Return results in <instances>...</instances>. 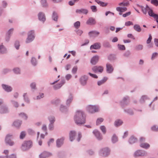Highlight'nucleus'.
Segmentation results:
<instances>
[{"label":"nucleus","instance_id":"nucleus-1","mask_svg":"<svg viewBox=\"0 0 158 158\" xmlns=\"http://www.w3.org/2000/svg\"><path fill=\"white\" fill-rule=\"evenodd\" d=\"M74 120L77 124H84L85 123V115L84 112L81 110L77 111L75 116Z\"/></svg>","mask_w":158,"mask_h":158},{"label":"nucleus","instance_id":"nucleus-2","mask_svg":"<svg viewBox=\"0 0 158 158\" xmlns=\"http://www.w3.org/2000/svg\"><path fill=\"white\" fill-rule=\"evenodd\" d=\"M141 8L142 11L144 14L146 15L147 14V11L148 15L154 18L157 17L158 15L154 13L152 9L150 8L147 5H146L145 7L141 6Z\"/></svg>","mask_w":158,"mask_h":158},{"label":"nucleus","instance_id":"nucleus-3","mask_svg":"<svg viewBox=\"0 0 158 158\" xmlns=\"http://www.w3.org/2000/svg\"><path fill=\"white\" fill-rule=\"evenodd\" d=\"M147 155L148 153L146 151L141 150H138L135 151L133 154L134 156L135 157L146 156Z\"/></svg>","mask_w":158,"mask_h":158},{"label":"nucleus","instance_id":"nucleus-4","mask_svg":"<svg viewBox=\"0 0 158 158\" xmlns=\"http://www.w3.org/2000/svg\"><path fill=\"white\" fill-rule=\"evenodd\" d=\"M110 150L108 148H104L101 149L100 151V155L104 157H107L110 154Z\"/></svg>","mask_w":158,"mask_h":158},{"label":"nucleus","instance_id":"nucleus-5","mask_svg":"<svg viewBox=\"0 0 158 158\" xmlns=\"http://www.w3.org/2000/svg\"><path fill=\"white\" fill-rule=\"evenodd\" d=\"M130 98L128 96H126L124 97L120 102V104L121 106L124 107L127 106L129 103Z\"/></svg>","mask_w":158,"mask_h":158},{"label":"nucleus","instance_id":"nucleus-6","mask_svg":"<svg viewBox=\"0 0 158 158\" xmlns=\"http://www.w3.org/2000/svg\"><path fill=\"white\" fill-rule=\"evenodd\" d=\"M87 110L91 113H93L98 111V107L95 106H88L87 107Z\"/></svg>","mask_w":158,"mask_h":158},{"label":"nucleus","instance_id":"nucleus-7","mask_svg":"<svg viewBox=\"0 0 158 158\" xmlns=\"http://www.w3.org/2000/svg\"><path fill=\"white\" fill-rule=\"evenodd\" d=\"M32 145V142L30 141L24 142L22 145V148L23 150H26L29 148Z\"/></svg>","mask_w":158,"mask_h":158},{"label":"nucleus","instance_id":"nucleus-8","mask_svg":"<svg viewBox=\"0 0 158 158\" xmlns=\"http://www.w3.org/2000/svg\"><path fill=\"white\" fill-rule=\"evenodd\" d=\"M34 31H31L29 32L28 36L26 41V43H29L33 40L34 38Z\"/></svg>","mask_w":158,"mask_h":158},{"label":"nucleus","instance_id":"nucleus-9","mask_svg":"<svg viewBox=\"0 0 158 158\" xmlns=\"http://www.w3.org/2000/svg\"><path fill=\"white\" fill-rule=\"evenodd\" d=\"M12 136V135L8 134L6 135L5 139L6 143L10 146H12L14 144V142L11 140Z\"/></svg>","mask_w":158,"mask_h":158},{"label":"nucleus","instance_id":"nucleus-10","mask_svg":"<svg viewBox=\"0 0 158 158\" xmlns=\"http://www.w3.org/2000/svg\"><path fill=\"white\" fill-rule=\"evenodd\" d=\"M114 68L112 65L109 63L106 64V71L108 73H112L114 71Z\"/></svg>","mask_w":158,"mask_h":158},{"label":"nucleus","instance_id":"nucleus-11","mask_svg":"<svg viewBox=\"0 0 158 158\" xmlns=\"http://www.w3.org/2000/svg\"><path fill=\"white\" fill-rule=\"evenodd\" d=\"M149 98L147 95H143L142 96L139 100V102L140 103L143 104L145 103L146 101L149 100Z\"/></svg>","mask_w":158,"mask_h":158},{"label":"nucleus","instance_id":"nucleus-12","mask_svg":"<svg viewBox=\"0 0 158 158\" xmlns=\"http://www.w3.org/2000/svg\"><path fill=\"white\" fill-rule=\"evenodd\" d=\"M99 58L98 56H95L91 59L90 62L94 65L98 61Z\"/></svg>","mask_w":158,"mask_h":158},{"label":"nucleus","instance_id":"nucleus-13","mask_svg":"<svg viewBox=\"0 0 158 158\" xmlns=\"http://www.w3.org/2000/svg\"><path fill=\"white\" fill-rule=\"evenodd\" d=\"M139 146L140 147L145 149H148L150 147V145L147 143H140Z\"/></svg>","mask_w":158,"mask_h":158},{"label":"nucleus","instance_id":"nucleus-14","mask_svg":"<svg viewBox=\"0 0 158 158\" xmlns=\"http://www.w3.org/2000/svg\"><path fill=\"white\" fill-rule=\"evenodd\" d=\"M86 23L88 25H92L95 24L96 21L94 19L90 18L87 20Z\"/></svg>","mask_w":158,"mask_h":158},{"label":"nucleus","instance_id":"nucleus-15","mask_svg":"<svg viewBox=\"0 0 158 158\" xmlns=\"http://www.w3.org/2000/svg\"><path fill=\"white\" fill-rule=\"evenodd\" d=\"M99 34V33L95 31H92L89 32L88 34L90 37H94L97 36Z\"/></svg>","mask_w":158,"mask_h":158},{"label":"nucleus","instance_id":"nucleus-16","mask_svg":"<svg viewBox=\"0 0 158 158\" xmlns=\"http://www.w3.org/2000/svg\"><path fill=\"white\" fill-rule=\"evenodd\" d=\"M137 141L136 138L134 136H131L129 138V142L130 144H132L136 142Z\"/></svg>","mask_w":158,"mask_h":158},{"label":"nucleus","instance_id":"nucleus-17","mask_svg":"<svg viewBox=\"0 0 158 158\" xmlns=\"http://www.w3.org/2000/svg\"><path fill=\"white\" fill-rule=\"evenodd\" d=\"M124 111L130 115H133L134 114V112L133 110L130 108L124 109Z\"/></svg>","mask_w":158,"mask_h":158},{"label":"nucleus","instance_id":"nucleus-18","mask_svg":"<svg viewBox=\"0 0 158 158\" xmlns=\"http://www.w3.org/2000/svg\"><path fill=\"white\" fill-rule=\"evenodd\" d=\"M3 88L7 92H10L12 90L11 87L9 86L5 85L2 84V85Z\"/></svg>","mask_w":158,"mask_h":158},{"label":"nucleus","instance_id":"nucleus-19","mask_svg":"<svg viewBox=\"0 0 158 158\" xmlns=\"http://www.w3.org/2000/svg\"><path fill=\"white\" fill-rule=\"evenodd\" d=\"M76 135V133L75 131H70L69 133L70 139L71 141L73 140Z\"/></svg>","mask_w":158,"mask_h":158},{"label":"nucleus","instance_id":"nucleus-20","mask_svg":"<svg viewBox=\"0 0 158 158\" xmlns=\"http://www.w3.org/2000/svg\"><path fill=\"white\" fill-rule=\"evenodd\" d=\"M38 17L39 19L43 22H44L45 20V17L44 14L42 13H40L38 15Z\"/></svg>","mask_w":158,"mask_h":158},{"label":"nucleus","instance_id":"nucleus-21","mask_svg":"<svg viewBox=\"0 0 158 158\" xmlns=\"http://www.w3.org/2000/svg\"><path fill=\"white\" fill-rule=\"evenodd\" d=\"M112 143H115L118 141V138L116 134H114L112 136L111 139Z\"/></svg>","mask_w":158,"mask_h":158},{"label":"nucleus","instance_id":"nucleus-22","mask_svg":"<svg viewBox=\"0 0 158 158\" xmlns=\"http://www.w3.org/2000/svg\"><path fill=\"white\" fill-rule=\"evenodd\" d=\"M50 154L47 152H44L41 154L39 156L40 158H46L49 156Z\"/></svg>","mask_w":158,"mask_h":158},{"label":"nucleus","instance_id":"nucleus-23","mask_svg":"<svg viewBox=\"0 0 158 158\" xmlns=\"http://www.w3.org/2000/svg\"><path fill=\"white\" fill-rule=\"evenodd\" d=\"M64 139L61 138L60 139H58L56 141V145L58 147H60L63 143Z\"/></svg>","mask_w":158,"mask_h":158},{"label":"nucleus","instance_id":"nucleus-24","mask_svg":"<svg viewBox=\"0 0 158 158\" xmlns=\"http://www.w3.org/2000/svg\"><path fill=\"white\" fill-rule=\"evenodd\" d=\"M76 12L78 13H83L84 14H86L88 13V11L85 9H81L80 10H77Z\"/></svg>","mask_w":158,"mask_h":158},{"label":"nucleus","instance_id":"nucleus-25","mask_svg":"<svg viewBox=\"0 0 158 158\" xmlns=\"http://www.w3.org/2000/svg\"><path fill=\"white\" fill-rule=\"evenodd\" d=\"M116 10L118 12H123L127 11V8L126 7H118L116 8Z\"/></svg>","mask_w":158,"mask_h":158},{"label":"nucleus","instance_id":"nucleus-26","mask_svg":"<svg viewBox=\"0 0 158 158\" xmlns=\"http://www.w3.org/2000/svg\"><path fill=\"white\" fill-rule=\"evenodd\" d=\"M14 31V29L12 28L9 30L7 33V37L6 38V40H9L10 35L12 34Z\"/></svg>","mask_w":158,"mask_h":158},{"label":"nucleus","instance_id":"nucleus-27","mask_svg":"<svg viewBox=\"0 0 158 158\" xmlns=\"http://www.w3.org/2000/svg\"><path fill=\"white\" fill-rule=\"evenodd\" d=\"M123 123V122L121 120L117 119L114 122V125L116 127H118Z\"/></svg>","mask_w":158,"mask_h":158},{"label":"nucleus","instance_id":"nucleus-28","mask_svg":"<svg viewBox=\"0 0 158 158\" xmlns=\"http://www.w3.org/2000/svg\"><path fill=\"white\" fill-rule=\"evenodd\" d=\"M108 59L110 61H114L116 59V57L115 55L111 54L108 56Z\"/></svg>","mask_w":158,"mask_h":158},{"label":"nucleus","instance_id":"nucleus-29","mask_svg":"<svg viewBox=\"0 0 158 158\" xmlns=\"http://www.w3.org/2000/svg\"><path fill=\"white\" fill-rule=\"evenodd\" d=\"M99 48V44L98 43H96L94 44L91 45L90 47V49L92 50L93 49H97Z\"/></svg>","mask_w":158,"mask_h":158},{"label":"nucleus","instance_id":"nucleus-30","mask_svg":"<svg viewBox=\"0 0 158 158\" xmlns=\"http://www.w3.org/2000/svg\"><path fill=\"white\" fill-rule=\"evenodd\" d=\"M133 28L134 30L137 32H140L141 31V29L139 25L135 24L133 27Z\"/></svg>","mask_w":158,"mask_h":158},{"label":"nucleus","instance_id":"nucleus-31","mask_svg":"<svg viewBox=\"0 0 158 158\" xmlns=\"http://www.w3.org/2000/svg\"><path fill=\"white\" fill-rule=\"evenodd\" d=\"M64 81H62L61 83L57 84L54 86V88L55 89H57L60 88L64 84Z\"/></svg>","mask_w":158,"mask_h":158},{"label":"nucleus","instance_id":"nucleus-32","mask_svg":"<svg viewBox=\"0 0 158 158\" xmlns=\"http://www.w3.org/2000/svg\"><path fill=\"white\" fill-rule=\"evenodd\" d=\"M21 122L20 121H15L13 124L14 126L16 127H19L21 125Z\"/></svg>","mask_w":158,"mask_h":158},{"label":"nucleus","instance_id":"nucleus-33","mask_svg":"<svg viewBox=\"0 0 158 158\" xmlns=\"http://www.w3.org/2000/svg\"><path fill=\"white\" fill-rule=\"evenodd\" d=\"M108 78L107 77H104L102 79L99 81V85L105 83L108 80Z\"/></svg>","mask_w":158,"mask_h":158},{"label":"nucleus","instance_id":"nucleus-34","mask_svg":"<svg viewBox=\"0 0 158 158\" xmlns=\"http://www.w3.org/2000/svg\"><path fill=\"white\" fill-rule=\"evenodd\" d=\"M100 128L104 134H106V129L104 126L102 125L100 127Z\"/></svg>","mask_w":158,"mask_h":158},{"label":"nucleus","instance_id":"nucleus-35","mask_svg":"<svg viewBox=\"0 0 158 158\" xmlns=\"http://www.w3.org/2000/svg\"><path fill=\"white\" fill-rule=\"evenodd\" d=\"M81 84L82 85H85L86 84V79L85 77H82L81 79Z\"/></svg>","mask_w":158,"mask_h":158},{"label":"nucleus","instance_id":"nucleus-36","mask_svg":"<svg viewBox=\"0 0 158 158\" xmlns=\"http://www.w3.org/2000/svg\"><path fill=\"white\" fill-rule=\"evenodd\" d=\"M118 49L121 50H125L126 49L125 46L123 45L118 44Z\"/></svg>","mask_w":158,"mask_h":158},{"label":"nucleus","instance_id":"nucleus-37","mask_svg":"<svg viewBox=\"0 0 158 158\" xmlns=\"http://www.w3.org/2000/svg\"><path fill=\"white\" fill-rule=\"evenodd\" d=\"M143 46L141 44H139L135 47V49L137 51L141 50L143 49Z\"/></svg>","mask_w":158,"mask_h":158},{"label":"nucleus","instance_id":"nucleus-38","mask_svg":"<svg viewBox=\"0 0 158 158\" xmlns=\"http://www.w3.org/2000/svg\"><path fill=\"white\" fill-rule=\"evenodd\" d=\"M74 27L76 29L79 28L80 26V23L79 21H77L75 22L74 25Z\"/></svg>","mask_w":158,"mask_h":158},{"label":"nucleus","instance_id":"nucleus-39","mask_svg":"<svg viewBox=\"0 0 158 158\" xmlns=\"http://www.w3.org/2000/svg\"><path fill=\"white\" fill-rule=\"evenodd\" d=\"M158 56V53H157V52L153 53L152 54L151 59L152 60H153L154 59H155L156 57H157Z\"/></svg>","mask_w":158,"mask_h":158},{"label":"nucleus","instance_id":"nucleus-40","mask_svg":"<svg viewBox=\"0 0 158 158\" xmlns=\"http://www.w3.org/2000/svg\"><path fill=\"white\" fill-rule=\"evenodd\" d=\"M129 4L128 2H122L119 3L118 5L120 6H127Z\"/></svg>","mask_w":158,"mask_h":158},{"label":"nucleus","instance_id":"nucleus-41","mask_svg":"<svg viewBox=\"0 0 158 158\" xmlns=\"http://www.w3.org/2000/svg\"><path fill=\"white\" fill-rule=\"evenodd\" d=\"M52 18L55 21H57L58 19V16L56 13L54 12L53 13Z\"/></svg>","mask_w":158,"mask_h":158},{"label":"nucleus","instance_id":"nucleus-42","mask_svg":"<svg viewBox=\"0 0 158 158\" xmlns=\"http://www.w3.org/2000/svg\"><path fill=\"white\" fill-rule=\"evenodd\" d=\"M131 54L130 51L129 50H127L124 53L123 56L125 57H128L131 55Z\"/></svg>","mask_w":158,"mask_h":158},{"label":"nucleus","instance_id":"nucleus-43","mask_svg":"<svg viewBox=\"0 0 158 158\" xmlns=\"http://www.w3.org/2000/svg\"><path fill=\"white\" fill-rule=\"evenodd\" d=\"M75 32H76L77 35L79 36L81 35L83 33V31L81 29H78L76 30L75 31Z\"/></svg>","mask_w":158,"mask_h":158},{"label":"nucleus","instance_id":"nucleus-44","mask_svg":"<svg viewBox=\"0 0 158 158\" xmlns=\"http://www.w3.org/2000/svg\"><path fill=\"white\" fill-rule=\"evenodd\" d=\"M93 71L95 73H97L99 72V67L95 66L93 67L92 68Z\"/></svg>","mask_w":158,"mask_h":158},{"label":"nucleus","instance_id":"nucleus-45","mask_svg":"<svg viewBox=\"0 0 158 158\" xmlns=\"http://www.w3.org/2000/svg\"><path fill=\"white\" fill-rule=\"evenodd\" d=\"M7 111V108L6 107H3L1 108V109L0 111L1 113H6Z\"/></svg>","mask_w":158,"mask_h":158},{"label":"nucleus","instance_id":"nucleus-46","mask_svg":"<svg viewBox=\"0 0 158 158\" xmlns=\"http://www.w3.org/2000/svg\"><path fill=\"white\" fill-rule=\"evenodd\" d=\"M0 158H16V156L15 154H12L9 157L6 156L5 157H2V156H0Z\"/></svg>","mask_w":158,"mask_h":158},{"label":"nucleus","instance_id":"nucleus-47","mask_svg":"<svg viewBox=\"0 0 158 158\" xmlns=\"http://www.w3.org/2000/svg\"><path fill=\"white\" fill-rule=\"evenodd\" d=\"M6 51V49L4 47L3 45H1L0 46V53H4Z\"/></svg>","mask_w":158,"mask_h":158},{"label":"nucleus","instance_id":"nucleus-48","mask_svg":"<svg viewBox=\"0 0 158 158\" xmlns=\"http://www.w3.org/2000/svg\"><path fill=\"white\" fill-rule=\"evenodd\" d=\"M151 3L154 5L155 6H157L158 5V0H151Z\"/></svg>","mask_w":158,"mask_h":158},{"label":"nucleus","instance_id":"nucleus-49","mask_svg":"<svg viewBox=\"0 0 158 158\" xmlns=\"http://www.w3.org/2000/svg\"><path fill=\"white\" fill-rule=\"evenodd\" d=\"M20 116L24 119H26L27 118V115L23 113H21L19 114Z\"/></svg>","mask_w":158,"mask_h":158},{"label":"nucleus","instance_id":"nucleus-50","mask_svg":"<svg viewBox=\"0 0 158 158\" xmlns=\"http://www.w3.org/2000/svg\"><path fill=\"white\" fill-rule=\"evenodd\" d=\"M152 130L154 131H158V126L156 125H154L152 127Z\"/></svg>","mask_w":158,"mask_h":158},{"label":"nucleus","instance_id":"nucleus-51","mask_svg":"<svg viewBox=\"0 0 158 158\" xmlns=\"http://www.w3.org/2000/svg\"><path fill=\"white\" fill-rule=\"evenodd\" d=\"M26 135V133L24 131H22L20 135V138L21 139H23Z\"/></svg>","mask_w":158,"mask_h":158},{"label":"nucleus","instance_id":"nucleus-52","mask_svg":"<svg viewBox=\"0 0 158 158\" xmlns=\"http://www.w3.org/2000/svg\"><path fill=\"white\" fill-rule=\"evenodd\" d=\"M107 4L108 3H105L99 1V5L100 6H101L102 7H105L107 5Z\"/></svg>","mask_w":158,"mask_h":158},{"label":"nucleus","instance_id":"nucleus-53","mask_svg":"<svg viewBox=\"0 0 158 158\" xmlns=\"http://www.w3.org/2000/svg\"><path fill=\"white\" fill-rule=\"evenodd\" d=\"M152 38L151 34L149 35V37L148 39L147 40V44H149L150 43L151 41Z\"/></svg>","mask_w":158,"mask_h":158},{"label":"nucleus","instance_id":"nucleus-54","mask_svg":"<svg viewBox=\"0 0 158 158\" xmlns=\"http://www.w3.org/2000/svg\"><path fill=\"white\" fill-rule=\"evenodd\" d=\"M133 23L131 21H127L125 23V25L127 26H129L131 25H133Z\"/></svg>","mask_w":158,"mask_h":158},{"label":"nucleus","instance_id":"nucleus-55","mask_svg":"<svg viewBox=\"0 0 158 158\" xmlns=\"http://www.w3.org/2000/svg\"><path fill=\"white\" fill-rule=\"evenodd\" d=\"M94 134L95 135V136L97 137V138H98V135H99V132L98 131V130H95L93 131Z\"/></svg>","mask_w":158,"mask_h":158},{"label":"nucleus","instance_id":"nucleus-56","mask_svg":"<svg viewBox=\"0 0 158 158\" xmlns=\"http://www.w3.org/2000/svg\"><path fill=\"white\" fill-rule=\"evenodd\" d=\"M89 74L90 75V76H91L92 77L95 78H98V76L97 75H96L95 74H92L91 73H89Z\"/></svg>","mask_w":158,"mask_h":158},{"label":"nucleus","instance_id":"nucleus-57","mask_svg":"<svg viewBox=\"0 0 158 158\" xmlns=\"http://www.w3.org/2000/svg\"><path fill=\"white\" fill-rule=\"evenodd\" d=\"M131 14V12L130 11L128 12H127L126 13L123 14V17H126L129 16Z\"/></svg>","mask_w":158,"mask_h":158},{"label":"nucleus","instance_id":"nucleus-58","mask_svg":"<svg viewBox=\"0 0 158 158\" xmlns=\"http://www.w3.org/2000/svg\"><path fill=\"white\" fill-rule=\"evenodd\" d=\"M14 72L16 74H19L20 73V70L19 69L17 68L14 69Z\"/></svg>","mask_w":158,"mask_h":158},{"label":"nucleus","instance_id":"nucleus-59","mask_svg":"<svg viewBox=\"0 0 158 158\" xmlns=\"http://www.w3.org/2000/svg\"><path fill=\"white\" fill-rule=\"evenodd\" d=\"M127 37L130 38H131L133 40L135 39L134 36L131 34H128L127 35Z\"/></svg>","mask_w":158,"mask_h":158},{"label":"nucleus","instance_id":"nucleus-60","mask_svg":"<svg viewBox=\"0 0 158 158\" xmlns=\"http://www.w3.org/2000/svg\"><path fill=\"white\" fill-rule=\"evenodd\" d=\"M15 46L16 49H18L19 46V43L18 41H16L15 43Z\"/></svg>","mask_w":158,"mask_h":158},{"label":"nucleus","instance_id":"nucleus-61","mask_svg":"<svg viewBox=\"0 0 158 158\" xmlns=\"http://www.w3.org/2000/svg\"><path fill=\"white\" fill-rule=\"evenodd\" d=\"M49 119L51 124H52L55 121L54 118L53 117H50Z\"/></svg>","mask_w":158,"mask_h":158},{"label":"nucleus","instance_id":"nucleus-62","mask_svg":"<svg viewBox=\"0 0 158 158\" xmlns=\"http://www.w3.org/2000/svg\"><path fill=\"white\" fill-rule=\"evenodd\" d=\"M91 9L93 12H96L97 11V8L96 6H91Z\"/></svg>","mask_w":158,"mask_h":158},{"label":"nucleus","instance_id":"nucleus-63","mask_svg":"<svg viewBox=\"0 0 158 158\" xmlns=\"http://www.w3.org/2000/svg\"><path fill=\"white\" fill-rule=\"evenodd\" d=\"M128 135V132L127 131H125L123 134V136H122L123 139H125L127 137Z\"/></svg>","mask_w":158,"mask_h":158},{"label":"nucleus","instance_id":"nucleus-64","mask_svg":"<svg viewBox=\"0 0 158 158\" xmlns=\"http://www.w3.org/2000/svg\"><path fill=\"white\" fill-rule=\"evenodd\" d=\"M154 43L155 45L158 47V39L155 38L154 39Z\"/></svg>","mask_w":158,"mask_h":158}]
</instances>
